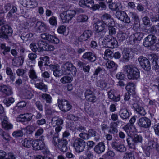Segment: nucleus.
Segmentation results:
<instances>
[{"label": "nucleus", "mask_w": 159, "mask_h": 159, "mask_svg": "<svg viewBox=\"0 0 159 159\" xmlns=\"http://www.w3.org/2000/svg\"><path fill=\"white\" fill-rule=\"evenodd\" d=\"M105 149L104 144L102 142H100L95 146L94 150L97 153L100 154L104 151Z\"/></svg>", "instance_id": "obj_26"}, {"label": "nucleus", "mask_w": 159, "mask_h": 159, "mask_svg": "<svg viewBox=\"0 0 159 159\" xmlns=\"http://www.w3.org/2000/svg\"><path fill=\"white\" fill-rule=\"evenodd\" d=\"M129 14L134 21L133 28L135 30H137L140 26L139 19L138 16L136 13L134 12H130Z\"/></svg>", "instance_id": "obj_14"}, {"label": "nucleus", "mask_w": 159, "mask_h": 159, "mask_svg": "<svg viewBox=\"0 0 159 159\" xmlns=\"http://www.w3.org/2000/svg\"><path fill=\"white\" fill-rule=\"evenodd\" d=\"M116 16L118 19L125 23L129 24L131 22L130 18L124 11H116Z\"/></svg>", "instance_id": "obj_9"}, {"label": "nucleus", "mask_w": 159, "mask_h": 159, "mask_svg": "<svg viewBox=\"0 0 159 159\" xmlns=\"http://www.w3.org/2000/svg\"><path fill=\"white\" fill-rule=\"evenodd\" d=\"M158 14H154L152 12L149 13L151 20L152 22H159V7L157 10Z\"/></svg>", "instance_id": "obj_33"}, {"label": "nucleus", "mask_w": 159, "mask_h": 159, "mask_svg": "<svg viewBox=\"0 0 159 159\" xmlns=\"http://www.w3.org/2000/svg\"><path fill=\"white\" fill-rule=\"evenodd\" d=\"M23 96L25 98L30 99L31 98L33 95L30 90L25 89L23 93Z\"/></svg>", "instance_id": "obj_42"}, {"label": "nucleus", "mask_w": 159, "mask_h": 159, "mask_svg": "<svg viewBox=\"0 0 159 159\" xmlns=\"http://www.w3.org/2000/svg\"><path fill=\"white\" fill-rule=\"evenodd\" d=\"M40 61L38 62V65L41 68L43 66H48L49 63V57L48 56H45L40 58Z\"/></svg>", "instance_id": "obj_29"}, {"label": "nucleus", "mask_w": 159, "mask_h": 159, "mask_svg": "<svg viewBox=\"0 0 159 159\" xmlns=\"http://www.w3.org/2000/svg\"><path fill=\"white\" fill-rule=\"evenodd\" d=\"M52 123L57 126H61L63 123V120L59 117H54L52 119Z\"/></svg>", "instance_id": "obj_36"}, {"label": "nucleus", "mask_w": 159, "mask_h": 159, "mask_svg": "<svg viewBox=\"0 0 159 159\" xmlns=\"http://www.w3.org/2000/svg\"><path fill=\"white\" fill-rule=\"evenodd\" d=\"M131 52V48H128L124 49L122 52L123 57L120 61L124 63L128 62L129 60Z\"/></svg>", "instance_id": "obj_16"}, {"label": "nucleus", "mask_w": 159, "mask_h": 159, "mask_svg": "<svg viewBox=\"0 0 159 159\" xmlns=\"http://www.w3.org/2000/svg\"><path fill=\"white\" fill-rule=\"evenodd\" d=\"M32 146L34 150H42L45 147V144L41 141H38L36 140L32 142Z\"/></svg>", "instance_id": "obj_22"}, {"label": "nucleus", "mask_w": 159, "mask_h": 159, "mask_svg": "<svg viewBox=\"0 0 159 159\" xmlns=\"http://www.w3.org/2000/svg\"><path fill=\"white\" fill-rule=\"evenodd\" d=\"M57 31L60 34H63L66 31V27L64 25L60 26L57 29Z\"/></svg>", "instance_id": "obj_62"}, {"label": "nucleus", "mask_w": 159, "mask_h": 159, "mask_svg": "<svg viewBox=\"0 0 159 159\" xmlns=\"http://www.w3.org/2000/svg\"><path fill=\"white\" fill-rule=\"evenodd\" d=\"M92 96H89L85 97L86 100L89 102L93 103L95 102L97 100V98L95 94H93Z\"/></svg>", "instance_id": "obj_49"}, {"label": "nucleus", "mask_w": 159, "mask_h": 159, "mask_svg": "<svg viewBox=\"0 0 159 159\" xmlns=\"http://www.w3.org/2000/svg\"><path fill=\"white\" fill-rule=\"evenodd\" d=\"M47 44L44 41H43L40 40L38 42V46L39 48H40V52H41L43 50H44L45 45Z\"/></svg>", "instance_id": "obj_51"}, {"label": "nucleus", "mask_w": 159, "mask_h": 159, "mask_svg": "<svg viewBox=\"0 0 159 159\" xmlns=\"http://www.w3.org/2000/svg\"><path fill=\"white\" fill-rule=\"evenodd\" d=\"M106 67L107 68L112 69L113 71L116 70L118 67V65L112 61H108L106 64Z\"/></svg>", "instance_id": "obj_31"}, {"label": "nucleus", "mask_w": 159, "mask_h": 159, "mask_svg": "<svg viewBox=\"0 0 159 159\" xmlns=\"http://www.w3.org/2000/svg\"><path fill=\"white\" fill-rule=\"evenodd\" d=\"M33 116V115H31L30 114L28 113L21 114L17 117L16 120L18 121L21 122L29 121L31 120Z\"/></svg>", "instance_id": "obj_18"}, {"label": "nucleus", "mask_w": 159, "mask_h": 159, "mask_svg": "<svg viewBox=\"0 0 159 159\" xmlns=\"http://www.w3.org/2000/svg\"><path fill=\"white\" fill-rule=\"evenodd\" d=\"M133 107L137 113L141 116H144L146 114L145 110L141 106L137 103H134Z\"/></svg>", "instance_id": "obj_25"}, {"label": "nucleus", "mask_w": 159, "mask_h": 159, "mask_svg": "<svg viewBox=\"0 0 159 159\" xmlns=\"http://www.w3.org/2000/svg\"><path fill=\"white\" fill-rule=\"evenodd\" d=\"M95 28L97 33L103 31L107 25L103 21H99L95 24Z\"/></svg>", "instance_id": "obj_21"}, {"label": "nucleus", "mask_w": 159, "mask_h": 159, "mask_svg": "<svg viewBox=\"0 0 159 159\" xmlns=\"http://www.w3.org/2000/svg\"><path fill=\"white\" fill-rule=\"evenodd\" d=\"M88 19V16L84 15L79 16L77 17V20L78 22H83L86 21Z\"/></svg>", "instance_id": "obj_53"}, {"label": "nucleus", "mask_w": 159, "mask_h": 159, "mask_svg": "<svg viewBox=\"0 0 159 159\" xmlns=\"http://www.w3.org/2000/svg\"><path fill=\"white\" fill-rule=\"evenodd\" d=\"M124 130L125 131L128 135V136H129V133L131 131L132 129V126L131 125L128 124L126 125L123 128Z\"/></svg>", "instance_id": "obj_57"}, {"label": "nucleus", "mask_w": 159, "mask_h": 159, "mask_svg": "<svg viewBox=\"0 0 159 159\" xmlns=\"http://www.w3.org/2000/svg\"><path fill=\"white\" fill-rule=\"evenodd\" d=\"M102 21H103L107 26H111L113 25V21L111 19V15L107 13H105L101 17Z\"/></svg>", "instance_id": "obj_19"}, {"label": "nucleus", "mask_w": 159, "mask_h": 159, "mask_svg": "<svg viewBox=\"0 0 159 159\" xmlns=\"http://www.w3.org/2000/svg\"><path fill=\"white\" fill-rule=\"evenodd\" d=\"M123 68L124 71L127 73L128 78L129 79L134 80L139 78V71L137 68L130 65H126Z\"/></svg>", "instance_id": "obj_1"}, {"label": "nucleus", "mask_w": 159, "mask_h": 159, "mask_svg": "<svg viewBox=\"0 0 159 159\" xmlns=\"http://www.w3.org/2000/svg\"><path fill=\"white\" fill-rule=\"evenodd\" d=\"M82 57L91 62H94L96 60V55L90 52H88L84 53L82 56Z\"/></svg>", "instance_id": "obj_17"}, {"label": "nucleus", "mask_w": 159, "mask_h": 159, "mask_svg": "<svg viewBox=\"0 0 159 159\" xmlns=\"http://www.w3.org/2000/svg\"><path fill=\"white\" fill-rule=\"evenodd\" d=\"M138 61L141 67L146 71H149L151 69L149 61L145 57L140 56L138 59Z\"/></svg>", "instance_id": "obj_10"}, {"label": "nucleus", "mask_w": 159, "mask_h": 159, "mask_svg": "<svg viewBox=\"0 0 159 159\" xmlns=\"http://www.w3.org/2000/svg\"><path fill=\"white\" fill-rule=\"evenodd\" d=\"M111 146L113 149L120 153H124L126 151V148L124 145L119 143L116 141H113Z\"/></svg>", "instance_id": "obj_12"}, {"label": "nucleus", "mask_w": 159, "mask_h": 159, "mask_svg": "<svg viewBox=\"0 0 159 159\" xmlns=\"http://www.w3.org/2000/svg\"><path fill=\"white\" fill-rule=\"evenodd\" d=\"M6 72L7 75L9 76L11 80L13 81L14 80L15 77L11 69L10 68L7 67L6 68Z\"/></svg>", "instance_id": "obj_50"}, {"label": "nucleus", "mask_w": 159, "mask_h": 159, "mask_svg": "<svg viewBox=\"0 0 159 159\" xmlns=\"http://www.w3.org/2000/svg\"><path fill=\"white\" fill-rule=\"evenodd\" d=\"M134 84L133 83L129 82L128 83L126 87V89L133 94L135 93Z\"/></svg>", "instance_id": "obj_39"}, {"label": "nucleus", "mask_w": 159, "mask_h": 159, "mask_svg": "<svg viewBox=\"0 0 159 159\" xmlns=\"http://www.w3.org/2000/svg\"><path fill=\"white\" fill-rule=\"evenodd\" d=\"M138 125L141 128H149L151 125L150 119L146 117L140 118L138 120Z\"/></svg>", "instance_id": "obj_11"}, {"label": "nucleus", "mask_w": 159, "mask_h": 159, "mask_svg": "<svg viewBox=\"0 0 159 159\" xmlns=\"http://www.w3.org/2000/svg\"><path fill=\"white\" fill-rule=\"evenodd\" d=\"M120 117L123 120L129 119V113L128 110L126 109H121L119 112Z\"/></svg>", "instance_id": "obj_30"}, {"label": "nucleus", "mask_w": 159, "mask_h": 159, "mask_svg": "<svg viewBox=\"0 0 159 159\" xmlns=\"http://www.w3.org/2000/svg\"><path fill=\"white\" fill-rule=\"evenodd\" d=\"M35 29L37 32H46L47 30V28L46 25L43 22L38 21L36 25Z\"/></svg>", "instance_id": "obj_24"}, {"label": "nucleus", "mask_w": 159, "mask_h": 159, "mask_svg": "<svg viewBox=\"0 0 159 159\" xmlns=\"http://www.w3.org/2000/svg\"><path fill=\"white\" fill-rule=\"evenodd\" d=\"M150 17L147 16H145L142 18V20L143 24L146 26L149 25L150 23Z\"/></svg>", "instance_id": "obj_55"}, {"label": "nucleus", "mask_w": 159, "mask_h": 159, "mask_svg": "<svg viewBox=\"0 0 159 159\" xmlns=\"http://www.w3.org/2000/svg\"><path fill=\"white\" fill-rule=\"evenodd\" d=\"M120 5V3H110L109 5V9L113 11H116L119 10V7Z\"/></svg>", "instance_id": "obj_44"}, {"label": "nucleus", "mask_w": 159, "mask_h": 159, "mask_svg": "<svg viewBox=\"0 0 159 159\" xmlns=\"http://www.w3.org/2000/svg\"><path fill=\"white\" fill-rule=\"evenodd\" d=\"M0 47L2 50H3L2 53L4 56L6 55L7 54V53L9 52L10 51V47L6 46L5 44H1Z\"/></svg>", "instance_id": "obj_37"}, {"label": "nucleus", "mask_w": 159, "mask_h": 159, "mask_svg": "<svg viewBox=\"0 0 159 159\" xmlns=\"http://www.w3.org/2000/svg\"><path fill=\"white\" fill-rule=\"evenodd\" d=\"M35 86L37 89L44 92H46L47 91V85H46L43 82H40L39 83H35Z\"/></svg>", "instance_id": "obj_32"}, {"label": "nucleus", "mask_w": 159, "mask_h": 159, "mask_svg": "<svg viewBox=\"0 0 159 159\" xmlns=\"http://www.w3.org/2000/svg\"><path fill=\"white\" fill-rule=\"evenodd\" d=\"M92 32L90 30H85L80 36V40L82 42L89 40L92 36Z\"/></svg>", "instance_id": "obj_20"}, {"label": "nucleus", "mask_w": 159, "mask_h": 159, "mask_svg": "<svg viewBox=\"0 0 159 159\" xmlns=\"http://www.w3.org/2000/svg\"><path fill=\"white\" fill-rule=\"evenodd\" d=\"M71 81V78L68 76H64L60 80V81L63 84L70 83Z\"/></svg>", "instance_id": "obj_52"}, {"label": "nucleus", "mask_w": 159, "mask_h": 159, "mask_svg": "<svg viewBox=\"0 0 159 159\" xmlns=\"http://www.w3.org/2000/svg\"><path fill=\"white\" fill-rule=\"evenodd\" d=\"M0 92L4 93L7 96L11 95L13 93L11 88L4 85L0 86Z\"/></svg>", "instance_id": "obj_23"}, {"label": "nucleus", "mask_w": 159, "mask_h": 159, "mask_svg": "<svg viewBox=\"0 0 159 159\" xmlns=\"http://www.w3.org/2000/svg\"><path fill=\"white\" fill-rule=\"evenodd\" d=\"M30 47L31 50L34 52H40V48H39L38 46V47L36 43H32L30 45Z\"/></svg>", "instance_id": "obj_47"}, {"label": "nucleus", "mask_w": 159, "mask_h": 159, "mask_svg": "<svg viewBox=\"0 0 159 159\" xmlns=\"http://www.w3.org/2000/svg\"><path fill=\"white\" fill-rule=\"evenodd\" d=\"M79 5L82 7H92L94 4L93 0H80L79 3Z\"/></svg>", "instance_id": "obj_27"}, {"label": "nucleus", "mask_w": 159, "mask_h": 159, "mask_svg": "<svg viewBox=\"0 0 159 159\" xmlns=\"http://www.w3.org/2000/svg\"><path fill=\"white\" fill-rule=\"evenodd\" d=\"M40 37L42 39L54 44H58L60 42L58 38L48 33H44L40 35Z\"/></svg>", "instance_id": "obj_8"}, {"label": "nucleus", "mask_w": 159, "mask_h": 159, "mask_svg": "<svg viewBox=\"0 0 159 159\" xmlns=\"http://www.w3.org/2000/svg\"><path fill=\"white\" fill-rule=\"evenodd\" d=\"M58 103L59 109L63 112L68 111L72 107L69 102L65 99H58Z\"/></svg>", "instance_id": "obj_7"}, {"label": "nucleus", "mask_w": 159, "mask_h": 159, "mask_svg": "<svg viewBox=\"0 0 159 159\" xmlns=\"http://www.w3.org/2000/svg\"><path fill=\"white\" fill-rule=\"evenodd\" d=\"M152 65L153 68L155 70H157L159 68V59L157 57H154L153 59Z\"/></svg>", "instance_id": "obj_40"}, {"label": "nucleus", "mask_w": 159, "mask_h": 159, "mask_svg": "<svg viewBox=\"0 0 159 159\" xmlns=\"http://www.w3.org/2000/svg\"><path fill=\"white\" fill-rule=\"evenodd\" d=\"M126 140L128 147L134 149L136 148L135 145L136 144L138 143H142L143 138L141 136L135 134L133 137L128 136Z\"/></svg>", "instance_id": "obj_2"}, {"label": "nucleus", "mask_w": 159, "mask_h": 159, "mask_svg": "<svg viewBox=\"0 0 159 159\" xmlns=\"http://www.w3.org/2000/svg\"><path fill=\"white\" fill-rule=\"evenodd\" d=\"M73 146L76 152L80 153L83 151L85 148V142L80 138H77L74 141Z\"/></svg>", "instance_id": "obj_5"}, {"label": "nucleus", "mask_w": 159, "mask_h": 159, "mask_svg": "<svg viewBox=\"0 0 159 159\" xmlns=\"http://www.w3.org/2000/svg\"><path fill=\"white\" fill-rule=\"evenodd\" d=\"M29 77L32 80H34L37 78V76L35 71L33 69L30 70L29 72Z\"/></svg>", "instance_id": "obj_46"}, {"label": "nucleus", "mask_w": 159, "mask_h": 159, "mask_svg": "<svg viewBox=\"0 0 159 159\" xmlns=\"http://www.w3.org/2000/svg\"><path fill=\"white\" fill-rule=\"evenodd\" d=\"M14 102V98L12 97L5 98L4 100L3 101V102L4 104L7 107H9L12 103H13Z\"/></svg>", "instance_id": "obj_43"}, {"label": "nucleus", "mask_w": 159, "mask_h": 159, "mask_svg": "<svg viewBox=\"0 0 159 159\" xmlns=\"http://www.w3.org/2000/svg\"><path fill=\"white\" fill-rule=\"evenodd\" d=\"M108 43L107 47L108 48H114L117 47V42L115 39H110Z\"/></svg>", "instance_id": "obj_41"}, {"label": "nucleus", "mask_w": 159, "mask_h": 159, "mask_svg": "<svg viewBox=\"0 0 159 159\" xmlns=\"http://www.w3.org/2000/svg\"><path fill=\"white\" fill-rule=\"evenodd\" d=\"M8 118L6 116H4L2 121V126L5 130H8L12 128V125L8 122Z\"/></svg>", "instance_id": "obj_28"}, {"label": "nucleus", "mask_w": 159, "mask_h": 159, "mask_svg": "<svg viewBox=\"0 0 159 159\" xmlns=\"http://www.w3.org/2000/svg\"><path fill=\"white\" fill-rule=\"evenodd\" d=\"M68 143V141L66 139H63L59 141V143L56 148L60 151L65 152L68 150L67 146Z\"/></svg>", "instance_id": "obj_13"}, {"label": "nucleus", "mask_w": 159, "mask_h": 159, "mask_svg": "<svg viewBox=\"0 0 159 159\" xmlns=\"http://www.w3.org/2000/svg\"><path fill=\"white\" fill-rule=\"evenodd\" d=\"M117 127V126H116L113 123H111L110 124V129L109 130V132L112 134L117 133L118 132Z\"/></svg>", "instance_id": "obj_48"}, {"label": "nucleus", "mask_w": 159, "mask_h": 159, "mask_svg": "<svg viewBox=\"0 0 159 159\" xmlns=\"http://www.w3.org/2000/svg\"><path fill=\"white\" fill-rule=\"evenodd\" d=\"M117 37L119 40L123 41L128 38V35L125 32L122 31H119L118 33Z\"/></svg>", "instance_id": "obj_34"}, {"label": "nucleus", "mask_w": 159, "mask_h": 159, "mask_svg": "<svg viewBox=\"0 0 159 159\" xmlns=\"http://www.w3.org/2000/svg\"><path fill=\"white\" fill-rule=\"evenodd\" d=\"M156 37L152 34L148 35L145 38L143 43V45L145 47H148L153 44L156 42Z\"/></svg>", "instance_id": "obj_15"}, {"label": "nucleus", "mask_w": 159, "mask_h": 159, "mask_svg": "<svg viewBox=\"0 0 159 159\" xmlns=\"http://www.w3.org/2000/svg\"><path fill=\"white\" fill-rule=\"evenodd\" d=\"M49 68L50 70L53 72L56 70H59L60 66H59L57 64L53 65L50 64L49 65Z\"/></svg>", "instance_id": "obj_64"}, {"label": "nucleus", "mask_w": 159, "mask_h": 159, "mask_svg": "<svg viewBox=\"0 0 159 159\" xmlns=\"http://www.w3.org/2000/svg\"><path fill=\"white\" fill-rule=\"evenodd\" d=\"M136 41H140L143 38V34L141 32H137L133 34Z\"/></svg>", "instance_id": "obj_56"}, {"label": "nucleus", "mask_w": 159, "mask_h": 159, "mask_svg": "<svg viewBox=\"0 0 159 159\" xmlns=\"http://www.w3.org/2000/svg\"><path fill=\"white\" fill-rule=\"evenodd\" d=\"M23 145L25 147L29 148L30 147L31 141L28 138H25L22 143Z\"/></svg>", "instance_id": "obj_54"}, {"label": "nucleus", "mask_w": 159, "mask_h": 159, "mask_svg": "<svg viewBox=\"0 0 159 159\" xmlns=\"http://www.w3.org/2000/svg\"><path fill=\"white\" fill-rule=\"evenodd\" d=\"M113 25L111 26H107L109 27V33L110 35H112L116 33V29Z\"/></svg>", "instance_id": "obj_63"}, {"label": "nucleus", "mask_w": 159, "mask_h": 159, "mask_svg": "<svg viewBox=\"0 0 159 159\" xmlns=\"http://www.w3.org/2000/svg\"><path fill=\"white\" fill-rule=\"evenodd\" d=\"M13 63L14 66H19L22 65V63L20 62L19 59L17 58H15L13 60Z\"/></svg>", "instance_id": "obj_60"}, {"label": "nucleus", "mask_w": 159, "mask_h": 159, "mask_svg": "<svg viewBox=\"0 0 159 159\" xmlns=\"http://www.w3.org/2000/svg\"><path fill=\"white\" fill-rule=\"evenodd\" d=\"M76 14L75 11L69 10L63 11L60 16L63 23H68L70 21Z\"/></svg>", "instance_id": "obj_4"}, {"label": "nucleus", "mask_w": 159, "mask_h": 159, "mask_svg": "<svg viewBox=\"0 0 159 159\" xmlns=\"http://www.w3.org/2000/svg\"><path fill=\"white\" fill-rule=\"evenodd\" d=\"M62 72L65 74H70V73L74 75H76L77 70L73 65L69 62H67L63 64L61 67Z\"/></svg>", "instance_id": "obj_6"}, {"label": "nucleus", "mask_w": 159, "mask_h": 159, "mask_svg": "<svg viewBox=\"0 0 159 159\" xmlns=\"http://www.w3.org/2000/svg\"><path fill=\"white\" fill-rule=\"evenodd\" d=\"M122 159H135L133 153L132 152L125 153Z\"/></svg>", "instance_id": "obj_45"}, {"label": "nucleus", "mask_w": 159, "mask_h": 159, "mask_svg": "<svg viewBox=\"0 0 159 159\" xmlns=\"http://www.w3.org/2000/svg\"><path fill=\"white\" fill-rule=\"evenodd\" d=\"M108 97L109 98L115 102L119 101L120 100V96H115L111 91L108 92Z\"/></svg>", "instance_id": "obj_38"}, {"label": "nucleus", "mask_w": 159, "mask_h": 159, "mask_svg": "<svg viewBox=\"0 0 159 159\" xmlns=\"http://www.w3.org/2000/svg\"><path fill=\"white\" fill-rule=\"evenodd\" d=\"M41 98L43 100L45 101L46 103L50 104L52 102V98L49 94L43 93L41 95Z\"/></svg>", "instance_id": "obj_35"}, {"label": "nucleus", "mask_w": 159, "mask_h": 159, "mask_svg": "<svg viewBox=\"0 0 159 159\" xmlns=\"http://www.w3.org/2000/svg\"><path fill=\"white\" fill-rule=\"evenodd\" d=\"M12 32V29L11 26L7 24L4 25L0 29V38L9 41Z\"/></svg>", "instance_id": "obj_3"}, {"label": "nucleus", "mask_w": 159, "mask_h": 159, "mask_svg": "<svg viewBox=\"0 0 159 159\" xmlns=\"http://www.w3.org/2000/svg\"><path fill=\"white\" fill-rule=\"evenodd\" d=\"M49 22L52 25L56 26L57 24L56 18L55 16H52L49 20Z\"/></svg>", "instance_id": "obj_58"}, {"label": "nucleus", "mask_w": 159, "mask_h": 159, "mask_svg": "<svg viewBox=\"0 0 159 159\" xmlns=\"http://www.w3.org/2000/svg\"><path fill=\"white\" fill-rule=\"evenodd\" d=\"M94 93L93 89L90 88L86 90L85 92V97H86L90 95L92 96V95Z\"/></svg>", "instance_id": "obj_59"}, {"label": "nucleus", "mask_w": 159, "mask_h": 159, "mask_svg": "<svg viewBox=\"0 0 159 159\" xmlns=\"http://www.w3.org/2000/svg\"><path fill=\"white\" fill-rule=\"evenodd\" d=\"M29 59L31 60L33 63L34 64L35 63V59L37 57V55L36 54L33 53H30L28 55Z\"/></svg>", "instance_id": "obj_61"}]
</instances>
